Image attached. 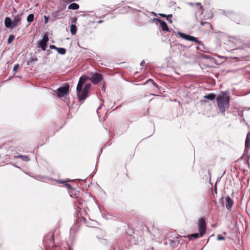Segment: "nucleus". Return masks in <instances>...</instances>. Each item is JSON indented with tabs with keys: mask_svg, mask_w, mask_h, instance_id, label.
Here are the masks:
<instances>
[{
	"mask_svg": "<svg viewBox=\"0 0 250 250\" xmlns=\"http://www.w3.org/2000/svg\"><path fill=\"white\" fill-rule=\"evenodd\" d=\"M87 80V77L85 75L82 76L79 81L77 86V96L79 101H84L88 96V92L91 86L90 83L86 84L83 89V85Z\"/></svg>",
	"mask_w": 250,
	"mask_h": 250,
	"instance_id": "1",
	"label": "nucleus"
},
{
	"mask_svg": "<svg viewBox=\"0 0 250 250\" xmlns=\"http://www.w3.org/2000/svg\"><path fill=\"white\" fill-rule=\"evenodd\" d=\"M230 98L225 92H222L221 95L216 98L217 104L218 109L223 115H225V111L229 108Z\"/></svg>",
	"mask_w": 250,
	"mask_h": 250,
	"instance_id": "2",
	"label": "nucleus"
},
{
	"mask_svg": "<svg viewBox=\"0 0 250 250\" xmlns=\"http://www.w3.org/2000/svg\"><path fill=\"white\" fill-rule=\"evenodd\" d=\"M69 89V86L68 84H66L63 86L60 87L55 91V95L59 98L63 97L68 93Z\"/></svg>",
	"mask_w": 250,
	"mask_h": 250,
	"instance_id": "3",
	"label": "nucleus"
},
{
	"mask_svg": "<svg viewBox=\"0 0 250 250\" xmlns=\"http://www.w3.org/2000/svg\"><path fill=\"white\" fill-rule=\"evenodd\" d=\"M206 223L205 219L204 218H201L198 221V228L199 232H200V236H203L206 231Z\"/></svg>",
	"mask_w": 250,
	"mask_h": 250,
	"instance_id": "4",
	"label": "nucleus"
},
{
	"mask_svg": "<svg viewBox=\"0 0 250 250\" xmlns=\"http://www.w3.org/2000/svg\"><path fill=\"white\" fill-rule=\"evenodd\" d=\"M48 41V37L47 35H45L43 37L42 39L39 42L37 46L42 48V50H45L47 46V42Z\"/></svg>",
	"mask_w": 250,
	"mask_h": 250,
	"instance_id": "5",
	"label": "nucleus"
},
{
	"mask_svg": "<svg viewBox=\"0 0 250 250\" xmlns=\"http://www.w3.org/2000/svg\"><path fill=\"white\" fill-rule=\"evenodd\" d=\"M178 34L180 36V37L187 41L194 42L196 43L198 42V40L194 37L191 36L180 32H178Z\"/></svg>",
	"mask_w": 250,
	"mask_h": 250,
	"instance_id": "6",
	"label": "nucleus"
},
{
	"mask_svg": "<svg viewBox=\"0 0 250 250\" xmlns=\"http://www.w3.org/2000/svg\"><path fill=\"white\" fill-rule=\"evenodd\" d=\"M102 79V75L101 74L95 73L92 75L90 80L93 83L96 84L100 83Z\"/></svg>",
	"mask_w": 250,
	"mask_h": 250,
	"instance_id": "7",
	"label": "nucleus"
},
{
	"mask_svg": "<svg viewBox=\"0 0 250 250\" xmlns=\"http://www.w3.org/2000/svg\"><path fill=\"white\" fill-rule=\"evenodd\" d=\"M21 17L19 15L16 16L13 21V24L12 28H13L15 27H17V26L21 24Z\"/></svg>",
	"mask_w": 250,
	"mask_h": 250,
	"instance_id": "8",
	"label": "nucleus"
},
{
	"mask_svg": "<svg viewBox=\"0 0 250 250\" xmlns=\"http://www.w3.org/2000/svg\"><path fill=\"white\" fill-rule=\"evenodd\" d=\"M157 21L160 23V26L162 28L163 31L167 32L169 31V28L166 22L160 19H157Z\"/></svg>",
	"mask_w": 250,
	"mask_h": 250,
	"instance_id": "9",
	"label": "nucleus"
},
{
	"mask_svg": "<svg viewBox=\"0 0 250 250\" xmlns=\"http://www.w3.org/2000/svg\"><path fill=\"white\" fill-rule=\"evenodd\" d=\"M5 26L7 28H12L13 21L9 17H6L4 20Z\"/></svg>",
	"mask_w": 250,
	"mask_h": 250,
	"instance_id": "10",
	"label": "nucleus"
},
{
	"mask_svg": "<svg viewBox=\"0 0 250 250\" xmlns=\"http://www.w3.org/2000/svg\"><path fill=\"white\" fill-rule=\"evenodd\" d=\"M226 208H227V209H229L231 208V207L233 205V201L229 197H227L226 198Z\"/></svg>",
	"mask_w": 250,
	"mask_h": 250,
	"instance_id": "11",
	"label": "nucleus"
},
{
	"mask_svg": "<svg viewBox=\"0 0 250 250\" xmlns=\"http://www.w3.org/2000/svg\"><path fill=\"white\" fill-rule=\"evenodd\" d=\"M245 146L248 148H250V131L248 132L245 141Z\"/></svg>",
	"mask_w": 250,
	"mask_h": 250,
	"instance_id": "12",
	"label": "nucleus"
},
{
	"mask_svg": "<svg viewBox=\"0 0 250 250\" xmlns=\"http://www.w3.org/2000/svg\"><path fill=\"white\" fill-rule=\"evenodd\" d=\"M68 9L71 10H77L79 8V5L77 3H72L68 6Z\"/></svg>",
	"mask_w": 250,
	"mask_h": 250,
	"instance_id": "13",
	"label": "nucleus"
},
{
	"mask_svg": "<svg viewBox=\"0 0 250 250\" xmlns=\"http://www.w3.org/2000/svg\"><path fill=\"white\" fill-rule=\"evenodd\" d=\"M216 97V95L214 93H209L204 96L205 99H208L210 100H214Z\"/></svg>",
	"mask_w": 250,
	"mask_h": 250,
	"instance_id": "14",
	"label": "nucleus"
},
{
	"mask_svg": "<svg viewBox=\"0 0 250 250\" xmlns=\"http://www.w3.org/2000/svg\"><path fill=\"white\" fill-rule=\"evenodd\" d=\"M15 157L17 158L21 159L25 162H28L30 160L29 157L26 155H18V156H16Z\"/></svg>",
	"mask_w": 250,
	"mask_h": 250,
	"instance_id": "15",
	"label": "nucleus"
},
{
	"mask_svg": "<svg viewBox=\"0 0 250 250\" xmlns=\"http://www.w3.org/2000/svg\"><path fill=\"white\" fill-rule=\"evenodd\" d=\"M77 31V27L75 24H71L70 26V32L72 35L76 34Z\"/></svg>",
	"mask_w": 250,
	"mask_h": 250,
	"instance_id": "16",
	"label": "nucleus"
},
{
	"mask_svg": "<svg viewBox=\"0 0 250 250\" xmlns=\"http://www.w3.org/2000/svg\"><path fill=\"white\" fill-rule=\"evenodd\" d=\"M188 237L189 238L190 240H191V237H193L194 239H197L199 237H201L202 236H200V232H199V233H193L192 234L188 235Z\"/></svg>",
	"mask_w": 250,
	"mask_h": 250,
	"instance_id": "17",
	"label": "nucleus"
},
{
	"mask_svg": "<svg viewBox=\"0 0 250 250\" xmlns=\"http://www.w3.org/2000/svg\"><path fill=\"white\" fill-rule=\"evenodd\" d=\"M34 18V14H30L27 16V21L28 22H29L30 23L31 22H32L33 21Z\"/></svg>",
	"mask_w": 250,
	"mask_h": 250,
	"instance_id": "18",
	"label": "nucleus"
},
{
	"mask_svg": "<svg viewBox=\"0 0 250 250\" xmlns=\"http://www.w3.org/2000/svg\"><path fill=\"white\" fill-rule=\"evenodd\" d=\"M57 51L58 52V53L61 55H64L66 53V50L64 48L58 47Z\"/></svg>",
	"mask_w": 250,
	"mask_h": 250,
	"instance_id": "19",
	"label": "nucleus"
},
{
	"mask_svg": "<svg viewBox=\"0 0 250 250\" xmlns=\"http://www.w3.org/2000/svg\"><path fill=\"white\" fill-rule=\"evenodd\" d=\"M37 58L33 57L30 58V59L27 62V63L28 65H30L32 64L34 62H37Z\"/></svg>",
	"mask_w": 250,
	"mask_h": 250,
	"instance_id": "20",
	"label": "nucleus"
},
{
	"mask_svg": "<svg viewBox=\"0 0 250 250\" xmlns=\"http://www.w3.org/2000/svg\"><path fill=\"white\" fill-rule=\"evenodd\" d=\"M178 239V237H176L175 238V240L171 241V242L170 243V245L172 247H176L177 246V239Z\"/></svg>",
	"mask_w": 250,
	"mask_h": 250,
	"instance_id": "21",
	"label": "nucleus"
},
{
	"mask_svg": "<svg viewBox=\"0 0 250 250\" xmlns=\"http://www.w3.org/2000/svg\"><path fill=\"white\" fill-rule=\"evenodd\" d=\"M15 39V36L13 35H10V36L9 37V38L7 40V42L8 44H10L11 43H12V42L13 41V40H14Z\"/></svg>",
	"mask_w": 250,
	"mask_h": 250,
	"instance_id": "22",
	"label": "nucleus"
},
{
	"mask_svg": "<svg viewBox=\"0 0 250 250\" xmlns=\"http://www.w3.org/2000/svg\"><path fill=\"white\" fill-rule=\"evenodd\" d=\"M60 183H65V186L69 189H72V186L70 185V184H68L66 183H65V182H63L62 181H60Z\"/></svg>",
	"mask_w": 250,
	"mask_h": 250,
	"instance_id": "23",
	"label": "nucleus"
},
{
	"mask_svg": "<svg viewBox=\"0 0 250 250\" xmlns=\"http://www.w3.org/2000/svg\"><path fill=\"white\" fill-rule=\"evenodd\" d=\"M197 4L198 5H200L199 9V13H200L201 14L203 13L204 10L202 6L201 5L200 3H197Z\"/></svg>",
	"mask_w": 250,
	"mask_h": 250,
	"instance_id": "24",
	"label": "nucleus"
},
{
	"mask_svg": "<svg viewBox=\"0 0 250 250\" xmlns=\"http://www.w3.org/2000/svg\"><path fill=\"white\" fill-rule=\"evenodd\" d=\"M172 15L171 14H169L167 16H166L167 21H168L170 23L172 22V21L171 20V18H172Z\"/></svg>",
	"mask_w": 250,
	"mask_h": 250,
	"instance_id": "25",
	"label": "nucleus"
},
{
	"mask_svg": "<svg viewBox=\"0 0 250 250\" xmlns=\"http://www.w3.org/2000/svg\"><path fill=\"white\" fill-rule=\"evenodd\" d=\"M183 241V237H178V239H177V243H180L182 244Z\"/></svg>",
	"mask_w": 250,
	"mask_h": 250,
	"instance_id": "26",
	"label": "nucleus"
},
{
	"mask_svg": "<svg viewBox=\"0 0 250 250\" xmlns=\"http://www.w3.org/2000/svg\"><path fill=\"white\" fill-rule=\"evenodd\" d=\"M60 12L56 11L52 13V15L55 18H57V17L59 15Z\"/></svg>",
	"mask_w": 250,
	"mask_h": 250,
	"instance_id": "27",
	"label": "nucleus"
},
{
	"mask_svg": "<svg viewBox=\"0 0 250 250\" xmlns=\"http://www.w3.org/2000/svg\"><path fill=\"white\" fill-rule=\"evenodd\" d=\"M19 68V64H17L15 65L14 66V68H13V71L14 72H16Z\"/></svg>",
	"mask_w": 250,
	"mask_h": 250,
	"instance_id": "28",
	"label": "nucleus"
},
{
	"mask_svg": "<svg viewBox=\"0 0 250 250\" xmlns=\"http://www.w3.org/2000/svg\"><path fill=\"white\" fill-rule=\"evenodd\" d=\"M217 240H223L225 239V238L223 236H222L221 235H218L217 236Z\"/></svg>",
	"mask_w": 250,
	"mask_h": 250,
	"instance_id": "29",
	"label": "nucleus"
},
{
	"mask_svg": "<svg viewBox=\"0 0 250 250\" xmlns=\"http://www.w3.org/2000/svg\"><path fill=\"white\" fill-rule=\"evenodd\" d=\"M50 47L51 48V49H54L55 50H57V48L58 47H57L56 46H55L54 45H51L50 46Z\"/></svg>",
	"mask_w": 250,
	"mask_h": 250,
	"instance_id": "30",
	"label": "nucleus"
},
{
	"mask_svg": "<svg viewBox=\"0 0 250 250\" xmlns=\"http://www.w3.org/2000/svg\"><path fill=\"white\" fill-rule=\"evenodd\" d=\"M44 18H45V22L47 23L48 21V18L46 16H44Z\"/></svg>",
	"mask_w": 250,
	"mask_h": 250,
	"instance_id": "31",
	"label": "nucleus"
},
{
	"mask_svg": "<svg viewBox=\"0 0 250 250\" xmlns=\"http://www.w3.org/2000/svg\"><path fill=\"white\" fill-rule=\"evenodd\" d=\"M159 15L162 17H166V15L164 14H160Z\"/></svg>",
	"mask_w": 250,
	"mask_h": 250,
	"instance_id": "32",
	"label": "nucleus"
},
{
	"mask_svg": "<svg viewBox=\"0 0 250 250\" xmlns=\"http://www.w3.org/2000/svg\"><path fill=\"white\" fill-rule=\"evenodd\" d=\"M236 21V22H237L238 23H239L241 21V20H236V21Z\"/></svg>",
	"mask_w": 250,
	"mask_h": 250,
	"instance_id": "33",
	"label": "nucleus"
},
{
	"mask_svg": "<svg viewBox=\"0 0 250 250\" xmlns=\"http://www.w3.org/2000/svg\"><path fill=\"white\" fill-rule=\"evenodd\" d=\"M141 65H143V62H141Z\"/></svg>",
	"mask_w": 250,
	"mask_h": 250,
	"instance_id": "34",
	"label": "nucleus"
}]
</instances>
